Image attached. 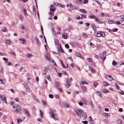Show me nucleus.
<instances>
[{
	"mask_svg": "<svg viewBox=\"0 0 124 124\" xmlns=\"http://www.w3.org/2000/svg\"><path fill=\"white\" fill-rule=\"evenodd\" d=\"M87 60L89 62H91L92 61V59L90 58H88L87 59Z\"/></svg>",
	"mask_w": 124,
	"mask_h": 124,
	"instance_id": "57",
	"label": "nucleus"
},
{
	"mask_svg": "<svg viewBox=\"0 0 124 124\" xmlns=\"http://www.w3.org/2000/svg\"><path fill=\"white\" fill-rule=\"evenodd\" d=\"M42 103L45 106H46L47 105L46 104V103L45 102V101L44 100H42Z\"/></svg>",
	"mask_w": 124,
	"mask_h": 124,
	"instance_id": "50",
	"label": "nucleus"
},
{
	"mask_svg": "<svg viewBox=\"0 0 124 124\" xmlns=\"http://www.w3.org/2000/svg\"><path fill=\"white\" fill-rule=\"evenodd\" d=\"M62 38L64 39H67V34L66 33H64L62 35Z\"/></svg>",
	"mask_w": 124,
	"mask_h": 124,
	"instance_id": "7",
	"label": "nucleus"
},
{
	"mask_svg": "<svg viewBox=\"0 0 124 124\" xmlns=\"http://www.w3.org/2000/svg\"><path fill=\"white\" fill-rule=\"evenodd\" d=\"M55 85L57 88L60 87L59 82L57 81L55 82Z\"/></svg>",
	"mask_w": 124,
	"mask_h": 124,
	"instance_id": "17",
	"label": "nucleus"
},
{
	"mask_svg": "<svg viewBox=\"0 0 124 124\" xmlns=\"http://www.w3.org/2000/svg\"><path fill=\"white\" fill-rule=\"evenodd\" d=\"M80 84L81 85L85 84H88V83L86 81H81Z\"/></svg>",
	"mask_w": 124,
	"mask_h": 124,
	"instance_id": "25",
	"label": "nucleus"
},
{
	"mask_svg": "<svg viewBox=\"0 0 124 124\" xmlns=\"http://www.w3.org/2000/svg\"><path fill=\"white\" fill-rule=\"evenodd\" d=\"M89 67L90 68L91 71L93 73H94L95 72V70L93 68L90 66H89Z\"/></svg>",
	"mask_w": 124,
	"mask_h": 124,
	"instance_id": "27",
	"label": "nucleus"
},
{
	"mask_svg": "<svg viewBox=\"0 0 124 124\" xmlns=\"http://www.w3.org/2000/svg\"><path fill=\"white\" fill-rule=\"evenodd\" d=\"M5 43L8 45H10V40H8L7 39H5Z\"/></svg>",
	"mask_w": 124,
	"mask_h": 124,
	"instance_id": "29",
	"label": "nucleus"
},
{
	"mask_svg": "<svg viewBox=\"0 0 124 124\" xmlns=\"http://www.w3.org/2000/svg\"><path fill=\"white\" fill-rule=\"evenodd\" d=\"M49 97L50 98H53L54 96L52 94H49Z\"/></svg>",
	"mask_w": 124,
	"mask_h": 124,
	"instance_id": "51",
	"label": "nucleus"
},
{
	"mask_svg": "<svg viewBox=\"0 0 124 124\" xmlns=\"http://www.w3.org/2000/svg\"><path fill=\"white\" fill-rule=\"evenodd\" d=\"M58 52H61L63 53H64L63 49L62 48L61 45L59 46V48L58 49Z\"/></svg>",
	"mask_w": 124,
	"mask_h": 124,
	"instance_id": "6",
	"label": "nucleus"
},
{
	"mask_svg": "<svg viewBox=\"0 0 124 124\" xmlns=\"http://www.w3.org/2000/svg\"><path fill=\"white\" fill-rule=\"evenodd\" d=\"M39 111H40V117H41V118H42L43 117V113H42V111L40 110H39Z\"/></svg>",
	"mask_w": 124,
	"mask_h": 124,
	"instance_id": "37",
	"label": "nucleus"
},
{
	"mask_svg": "<svg viewBox=\"0 0 124 124\" xmlns=\"http://www.w3.org/2000/svg\"><path fill=\"white\" fill-rule=\"evenodd\" d=\"M19 40L21 41L20 43L23 44H25L26 43V41L25 39L24 38L19 39Z\"/></svg>",
	"mask_w": 124,
	"mask_h": 124,
	"instance_id": "5",
	"label": "nucleus"
},
{
	"mask_svg": "<svg viewBox=\"0 0 124 124\" xmlns=\"http://www.w3.org/2000/svg\"><path fill=\"white\" fill-rule=\"evenodd\" d=\"M102 91L103 93H107L109 92V91L108 90L105 89H103Z\"/></svg>",
	"mask_w": 124,
	"mask_h": 124,
	"instance_id": "23",
	"label": "nucleus"
},
{
	"mask_svg": "<svg viewBox=\"0 0 124 124\" xmlns=\"http://www.w3.org/2000/svg\"><path fill=\"white\" fill-rule=\"evenodd\" d=\"M76 112L77 114L79 117H80L79 116L82 113V110L80 109L78 110Z\"/></svg>",
	"mask_w": 124,
	"mask_h": 124,
	"instance_id": "4",
	"label": "nucleus"
},
{
	"mask_svg": "<svg viewBox=\"0 0 124 124\" xmlns=\"http://www.w3.org/2000/svg\"><path fill=\"white\" fill-rule=\"evenodd\" d=\"M108 22L110 24H112V23H114L115 21H113L112 20H108Z\"/></svg>",
	"mask_w": 124,
	"mask_h": 124,
	"instance_id": "33",
	"label": "nucleus"
},
{
	"mask_svg": "<svg viewBox=\"0 0 124 124\" xmlns=\"http://www.w3.org/2000/svg\"><path fill=\"white\" fill-rule=\"evenodd\" d=\"M91 103H90V105L93 108H94V104H93V103H92V102L91 101Z\"/></svg>",
	"mask_w": 124,
	"mask_h": 124,
	"instance_id": "62",
	"label": "nucleus"
},
{
	"mask_svg": "<svg viewBox=\"0 0 124 124\" xmlns=\"http://www.w3.org/2000/svg\"><path fill=\"white\" fill-rule=\"evenodd\" d=\"M54 43L55 45H58V39H54Z\"/></svg>",
	"mask_w": 124,
	"mask_h": 124,
	"instance_id": "31",
	"label": "nucleus"
},
{
	"mask_svg": "<svg viewBox=\"0 0 124 124\" xmlns=\"http://www.w3.org/2000/svg\"><path fill=\"white\" fill-rule=\"evenodd\" d=\"M89 18L91 19H94L95 20L96 18V17L95 16L93 15H91L90 16V17Z\"/></svg>",
	"mask_w": 124,
	"mask_h": 124,
	"instance_id": "22",
	"label": "nucleus"
},
{
	"mask_svg": "<svg viewBox=\"0 0 124 124\" xmlns=\"http://www.w3.org/2000/svg\"><path fill=\"white\" fill-rule=\"evenodd\" d=\"M72 10H77V8L75 6H73L71 8Z\"/></svg>",
	"mask_w": 124,
	"mask_h": 124,
	"instance_id": "40",
	"label": "nucleus"
},
{
	"mask_svg": "<svg viewBox=\"0 0 124 124\" xmlns=\"http://www.w3.org/2000/svg\"><path fill=\"white\" fill-rule=\"evenodd\" d=\"M33 12L34 14H36L35 12V9L34 8H33Z\"/></svg>",
	"mask_w": 124,
	"mask_h": 124,
	"instance_id": "58",
	"label": "nucleus"
},
{
	"mask_svg": "<svg viewBox=\"0 0 124 124\" xmlns=\"http://www.w3.org/2000/svg\"><path fill=\"white\" fill-rule=\"evenodd\" d=\"M96 36L98 37H100L101 36L103 37H104L105 36V33L99 31L97 33Z\"/></svg>",
	"mask_w": 124,
	"mask_h": 124,
	"instance_id": "2",
	"label": "nucleus"
},
{
	"mask_svg": "<svg viewBox=\"0 0 124 124\" xmlns=\"http://www.w3.org/2000/svg\"><path fill=\"white\" fill-rule=\"evenodd\" d=\"M26 55V56L28 58H30L33 56L31 54H29L28 53H27Z\"/></svg>",
	"mask_w": 124,
	"mask_h": 124,
	"instance_id": "14",
	"label": "nucleus"
},
{
	"mask_svg": "<svg viewBox=\"0 0 124 124\" xmlns=\"http://www.w3.org/2000/svg\"><path fill=\"white\" fill-rule=\"evenodd\" d=\"M24 86L25 87L26 89V90L27 92L29 93L31 91L30 90V89L27 85H25Z\"/></svg>",
	"mask_w": 124,
	"mask_h": 124,
	"instance_id": "12",
	"label": "nucleus"
},
{
	"mask_svg": "<svg viewBox=\"0 0 124 124\" xmlns=\"http://www.w3.org/2000/svg\"><path fill=\"white\" fill-rule=\"evenodd\" d=\"M76 2L79 4H83V0H77Z\"/></svg>",
	"mask_w": 124,
	"mask_h": 124,
	"instance_id": "13",
	"label": "nucleus"
},
{
	"mask_svg": "<svg viewBox=\"0 0 124 124\" xmlns=\"http://www.w3.org/2000/svg\"><path fill=\"white\" fill-rule=\"evenodd\" d=\"M24 113L25 114H27L28 115H29V112L28 111L25 109H23Z\"/></svg>",
	"mask_w": 124,
	"mask_h": 124,
	"instance_id": "36",
	"label": "nucleus"
},
{
	"mask_svg": "<svg viewBox=\"0 0 124 124\" xmlns=\"http://www.w3.org/2000/svg\"><path fill=\"white\" fill-rule=\"evenodd\" d=\"M1 30L3 32H6L7 31L6 28L5 27H3L2 28Z\"/></svg>",
	"mask_w": 124,
	"mask_h": 124,
	"instance_id": "24",
	"label": "nucleus"
},
{
	"mask_svg": "<svg viewBox=\"0 0 124 124\" xmlns=\"http://www.w3.org/2000/svg\"><path fill=\"white\" fill-rule=\"evenodd\" d=\"M75 55L77 56L80 57L82 59H83V56L81 55V54L78 52H76L75 53Z\"/></svg>",
	"mask_w": 124,
	"mask_h": 124,
	"instance_id": "11",
	"label": "nucleus"
},
{
	"mask_svg": "<svg viewBox=\"0 0 124 124\" xmlns=\"http://www.w3.org/2000/svg\"><path fill=\"white\" fill-rule=\"evenodd\" d=\"M80 11L84 14H85L86 13V11L85 10L83 9H79Z\"/></svg>",
	"mask_w": 124,
	"mask_h": 124,
	"instance_id": "26",
	"label": "nucleus"
},
{
	"mask_svg": "<svg viewBox=\"0 0 124 124\" xmlns=\"http://www.w3.org/2000/svg\"><path fill=\"white\" fill-rule=\"evenodd\" d=\"M92 27L94 31L96 30V28L95 27V26L93 24H92Z\"/></svg>",
	"mask_w": 124,
	"mask_h": 124,
	"instance_id": "20",
	"label": "nucleus"
},
{
	"mask_svg": "<svg viewBox=\"0 0 124 124\" xmlns=\"http://www.w3.org/2000/svg\"><path fill=\"white\" fill-rule=\"evenodd\" d=\"M64 105L65 107L67 108H68L70 107L69 105L66 103H65L64 104Z\"/></svg>",
	"mask_w": 124,
	"mask_h": 124,
	"instance_id": "41",
	"label": "nucleus"
},
{
	"mask_svg": "<svg viewBox=\"0 0 124 124\" xmlns=\"http://www.w3.org/2000/svg\"><path fill=\"white\" fill-rule=\"evenodd\" d=\"M58 6H60V7H61L62 8H63L64 7V6L63 5H62L61 4H59L58 5Z\"/></svg>",
	"mask_w": 124,
	"mask_h": 124,
	"instance_id": "55",
	"label": "nucleus"
},
{
	"mask_svg": "<svg viewBox=\"0 0 124 124\" xmlns=\"http://www.w3.org/2000/svg\"><path fill=\"white\" fill-rule=\"evenodd\" d=\"M81 16L82 17V18H86V16L84 14H81Z\"/></svg>",
	"mask_w": 124,
	"mask_h": 124,
	"instance_id": "43",
	"label": "nucleus"
},
{
	"mask_svg": "<svg viewBox=\"0 0 124 124\" xmlns=\"http://www.w3.org/2000/svg\"><path fill=\"white\" fill-rule=\"evenodd\" d=\"M35 39L36 40V41L37 43V44L38 45H39V46H41V44L39 41V40L38 38L37 37H35Z\"/></svg>",
	"mask_w": 124,
	"mask_h": 124,
	"instance_id": "9",
	"label": "nucleus"
},
{
	"mask_svg": "<svg viewBox=\"0 0 124 124\" xmlns=\"http://www.w3.org/2000/svg\"><path fill=\"white\" fill-rule=\"evenodd\" d=\"M23 12H24V14L26 15H28V14H27V10H26L25 9H23Z\"/></svg>",
	"mask_w": 124,
	"mask_h": 124,
	"instance_id": "47",
	"label": "nucleus"
},
{
	"mask_svg": "<svg viewBox=\"0 0 124 124\" xmlns=\"http://www.w3.org/2000/svg\"><path fill=\"white\" fill-rule=\"evenodd\" d=\"M117 63L116 61H115L114 60H113V61L112 62V64L113 65L115 66L116 65H117Z\"/></svg>",
	"mask_w": 124,
	"mask_h": 124,
	"instance_id": "38",
	"label": "nucleus"
},
{
	"mask_svg": "<svg viewBox=\"0 0 124 124\" xmlns=\"http://www.w3.org/2000/svg\"><path fill=\"white\" fill-rule=\"evenodd\" d=\"M115 86L116 87V89L118 90L119 89V87L117 83H115Z\"/></svg>",
	"mask_w": 124,
	"mask_h": 124,
	"instance_id": "35",
	"label": "nucleus"
},
{
	"mask_svg": "<svg viewBox=\"0 0 124 124\" xmlns=\"http://www.w3.org/2000/svg\"><path fill=\"white\" fill-rule=\"evenodd\" d=\"M82 90L84 92H85L87 90L85 86H83L82 87Z\"/></svg>",
	"mask_w": 124,
	"mask_h": 124,
	"instance_id": "18",
	"label": "nucleus"
},
{
	"mask_svg": "<svg viewBox=\"0 0 124 124\" xmlns=\"http://www.w3.org/2000/svg\"><path fill=\"white\" fill-rule=\"evenodd\" d=\"M56 8H51L50 9V11H52L53 12H54Z\"/></svg>",
	"mask_w": 124,
	"mask_h": 124,
	"instance_id": "34",
	"label": "nucleus"
},
{
	"mask_svg": "<svg viewBox=\"0 0 124 124\" xmlns=\"http://www.w3.org/2000/svg\"><path fill=\"white\" fill-rule=\"evenodd\" d=\"M22 111V109L20 106L17 105L16 106V109L15 112L17 113H21V112Z\"/></svg>",
	"mask_w": 124,
	"mask_h": 124,
	"instance_id": "1",
	"label": "nucleus"
},
{
	"mask_svg": "<svg viewBox=\"0 0 124 124\" xmlns=\"http://www.w3.org/2000/svg\"><path fill=\"white\" fill-rule=\"evenodd\" d=\"M103 85L106 86H107L108 85H109V84H108L107 83V82H106L104 81L103 82Z\"/></svg>",
	"mask_w": 124,
	"mask_h": 124,
	"instance_id": "32",
	"label": "nucleus"
},
{
	"mask_svg": "<svg viewBox=\"0 0 124 124\" xmlns=\"http://www.w3.org/2000/svg\"><path fill=\"white\" fill-rule=\"evenodd\" d=\"M57 88L58 90H59L62 93H63V91L62 89L60 87L58 88Z\"/></svg>",
	"mask_w": 124,
	"mask_h": 124,
	"instance_id": "48",
	"label": "nucleus"
},
{
	"mask_svg": "<svg viewBox=\"0 0 124 124\" xmlns=\"http://www.w3.org/2000/svg\"><path fill=\"white\" fill-rule=\"evenodd\" d=\"M2 100L5 103H7L6 99L5 98V97L4 96H3V97L1 98Z\"/></svg>",
	"mask_w": 124,
	"mask_h": 124,
	"instance_id": "8",
	"label": "nucleus"
},
{
	"mask_svg": "<svg viewBox=\"0 0 124 124\" xmlns=\"http://www.w3.org/2000/svg\"><path fill=\"white\" fill-rule=\"evenodd\" d=\"M45 70H44L45 72H46L47 70H51V68L46 67L45 68Z\"/></svg>",
	"mask_w": 124,
	"mask_h": 124,
	"instance_id": "30",
	"label": "nucleus"
},
{
	"mask_svg": "<svg viewBox=\"0 0 124 124\" xmlns=\"http://www.w3.org/2000/svg\"><path fill=\"white\" fill-rule=\"evenodd\" d=\"M88 2V0H84L83 3L84 4H86Z\"/></svg>",
	"mask_w": 124,
	"mask_h": 124,
	"instance_id": "59",
	"label": "nucleus"
},
{
	"mask_svg": "<svg viewBox=\"0 0 124 124\" xmlns=\"http://www.w3.org/2000/svg\"><path fill=\"white\" fill-rule=\"evenodd\" d=\"M49 114L50 115V117L51 118H52L54 119H56V118L55 117V115L53 112L51 111H50L49 112Z\"/></svg>",
	"mask_w": 124,
	"mask_h": 124,
	"instance_id": "3",
	"label": "nucleus"
},
{
	"mask_svg": "<svg viewBox=\"0 0 124 124\" xmlns=\"http://www.w3.org/2000/svg\"><path fill=\"white\" fill-rule=\"evenodd\" d=\"M81 115L83 117V119H85L87 118V116L86 115H85V114L83 115V114H82Z\"/></svg>",
	"mask_w": 124,
	"mask_h": 124,
	"instance_id": "39",
	"label": "nucleus"
},
{
	"mask_svg": "<svg viewBox=\"0 0 124 124\" xmlns=\"http://www.w3.org/2000/svg\"><path fill=\"white\" fill-rule=\"evenodd\" d=\"M7 65L8 66H10L11 65L12 66L13 65V64L12 63L10 62H9L8 63H7Z\"/></svg>",
	"mask_w": 124,
	"mask_h": 124,
	"instance_id": "53",
	"label": "nucleus"
},
{
	"mask_svg": "<svg viewBox=\"0 0 124 124\" xmlns=\"http://www.w3.org/2000/svg\"><path fill=\"white\" fill-rule=\"evenodd\" d=\"M119 93L122 95H124V92L122 90L119 92Z\"/></svg>",
	"mask_w": 124,
	"mask_h": 124,
	"instance_id": "56",
	"label": "nucleus"
},
{
	"mask_svg": "<svg viewBox=\"0 0 124 124\" xmlns=\"http://www.w3.org/2000/svg\"><path fill=\"white\" fill-rule=\"evenodd\" d=\"M89 121H93V119H92V117L91 116H89Z\"/></svg>",
	"mask_w": 124,
	"mask_h": 124,
	"instance_id": "63",
	"label": "nucleus"
},
{
	"mask_svg": "<svg viewBox=\"0 0 124 124\" xmlns=\"http://www.w3.org/2000/svg\"><path fill=\"white\" fill-rule=\"evenodd\" d=\"M96 93H97V94L98 95L101 97V98H102L101 93H100L99 91H97L96 92Z\"/></svg>",
	"mask_w": 124,
	"mask_h": 124,
	"instance_id": "15",
	"label": "nucleus"
},
{
	"mask_svg": "<svg viewBox=\"0 0 124 124\" xmlns=\"http://www.w3.org/2000/svg\"><path fill=\"white\" fill-rule=\"evenodd\" d=\"M99 85L98 83L96 82H95L93 83V85L95 87H96Z\"/></svg>",
	"mask_w": 124,
	"mask_h": 124,
	"instance_id": "21",
	"label": "nucleus"
},
{
	"mask_svg": "<svg viewBox=\"0 0 124 124\" xmlns=\"http://www.w3.org/2000/svg\"><path fill=\"white\" fill-rule=\"evenodd\" d=\"M83 36L85 38H86L88 37V36L87 35V34L85 33H84L83 34Z\"/></svg>",
	"mask_w": 124,
	"mask_h": 124,
	"instance_id": "45",
	"label": "nucleus"
},
{
	"mask_svg": "<svg viewBox=\"0 0 124 124\" xmlns=\"http://www.w3.org/2000/svg\"><path fill=\"white\" fill-rule=\"evenodd\" d=\"M49 14L51 16H53L54 15V13H51V12H50L49 13Z\"/></svg>",
	"mask_w": 124,
	"mask_h": 124,
	"instance_id": "60",
	"label": "nucleus"
},
{
	"mask_svg": "<svg viewBox=\"0 0 124 124\" xmlns=\"http://www.w3.org/2000/svg\"><path fill=\"white\" fill-rule=\"evenodd\" d=\"M3 59L5 62H8V60L7 58L5 57H3Z\"/></svg>",
	"mask_w": 124,
	"mask_h": 124,
	"instance_id": "42",
	"label": "nucleus"
},
{
	"mask_svg": "<svg viewBox=\"0 0 124 124\" xmlns=\"http://www.w3.org/2000/svg\"><path fill=\"white\" fill-rule=\"evenodd\" d=\"M69 29L70 30H73V27L71 26H69Z\"/></svg>",
	"mask_w": 124,
	"mask_h": 124,
	"instance_id": "49",
	"label": "nucleus"
},
{
	"mask_svg": "<svg viewBox=\"0 0 124 124\" xmlns=\"http://www.w3.org/2000/svg\"><path fill=\"white\" fill-rule=\"evenodd\" d=\"M19 17L20 20L22 21H23L24 19L22 15H20L19 16Z\"/></svg>",
	"mask_w": 124,
	"mask_h": 124,
	"instance_id": "19",
	"label": "nucleus"
},
{
	"mask_svg": "<svg viewBox=\"0 0 124 124\" xmlns=\"http://www.w3.org/2000/svg\"><path fill=\"white\" fill-rule=\"evenodd\" d=\"M76 18L78 20L80 19H82V17H80L78 16H76Z\"/></svg>",
	"mask_w": 124,
	"mask_h": 124,
	"instance_id": "54",
	"label": "nucleus"
},
{
	"mask_svg": "<svg viewBox=\"0 0 124 124\" xmlns=\"http://www.w3.org/2000/svg\"><path fill=\"white\" fill-rule=\"evenodd\" d=\"M60 62L61 63V64L62 65V67L64 68H66V67L64 64H63V63L62 61L61 60H60Z\"/></svg>",
	"mask_w": 124,
	"mask_h": 124,
	"instance_id": "28",
	"label": "nucleus"
},
{
	"mask_svg": "<svg viewBox=\"0 0 124 124\" xmlns=\"http://www.w3.org/2000/svg\"><path fill=\"white\" fill-rule=\"evenodd\" d=\"M118 30L117 28H115L113 30V32H116Z\"/></svg>",
	"mask_w": 124,
	"mask_h": 124,
	"instance_id": "64",
	"label": "nucleus"
},
{
	"mask_svg": "<svg viewBox=\"0 0 124 124\" xmlns=\"http://www.w3.org/2000/svg\"><path fill=\"white\" fill-rule=\"evenodd\" d=\"M17 123L19 124V123L22 122V119H17Z\"/></svg>",
	"mask_w": 124,
	"mask_h": 124,
	"instance_id": "46",
	"label": "nucleus"
},
{
	"mask_svg": "<svg viewBox=\"0 0 124 124\" xmlns=\"http://www.w3.org/2000/svg\"><path fill=\"white\" fill-rule=\"evenodd\" d=\"M65 46L66 48H68L69 47V45L67 44H66L65 45Z\"/></svg>",
	"mask_w": 124,
	"mask_h": 124,
	"instance_id": "61",
	"label": "nucleus"
},
{
	"mask_svg": "<svg viewBox=\"0 0 124 124\" xmlns=\"http://www.w3.org/2000/svg\"><path fill=\"white\" fill-rule=\"evenodd\" d=\"M117 122L119 124H121L122 123V121L121 120H118L117 121Z\"/></svg>",
	"mask_w": 124,
	"mask_h": 124,
	"instance_id": "44",
	"label": "nucleus"
},
{
	"mask_svg": "<svg viewBox=\"0 0 124 124\" xmlns=\"http://www.w3.org/2000/svg\"><path fill=\"white\" fill-rule=\"evenodd\" d=\"M82 122L84 123V124H87L88 123V122L86 121H82Z\"/></svg>",
	"mask_w": 124,
	"mask_h": 124,
	"instance_id": "52",
	"label": "nucleus"
},
{
	"mask_svg": "<svg viewBox=\"0 0 124 124\" xmlns=\"http://www.w3.org/2000/svg\"><path fill=\"white\" fill-rule=\"evenodd\" d=\"M103 115L105 117L107 118H108L110 117V115L109 114H108L106 113H104Z\"/></svg>",
	"mask_w": 124,
	"mask_h": 124,
	"instance_id": "16",
	"label": "nucleus"
},
{
	"mask_svg": "<svg viewBox=\"0 0 124 124\" xmlns=\"http://www.w3.org/2000/svg\"><path fill=\"white\" fill-rule=\"evenodd\" d=\"M106 78L108 80L111 81L113 80V78H112L110 75H109L108 77V76L107 75Z\"/></svg>",
	"mask_w": 124,
	"mask_h": 124,
	"instance_id": "10",
	"label": "nucleus"
}]
</instances>
